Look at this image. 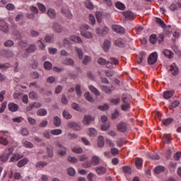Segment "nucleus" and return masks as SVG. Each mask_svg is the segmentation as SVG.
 Masks as SVG:
<instances>
[{"mask_svg": "<svg viewBox=\"0 0 181 181\" xmlns=\"http://www.w3.org/2000/svg\"><path fill=\"white\" fill-rule=\"evenodd\" d=\"M158 60V52H155L151 53L148 58V64H155Z\"/></svg>", "mask_w": 181, "mask_h": 181, "instance_id": "1", "label": "nucleus"}, {"mask_svg": "<svg viewBox=\"0 0 181 181\" xmlns=\"http://www.w3.org/2000/svg\"><path fill=\"white\" fill-rule=\"evenodd\" d=\"M52 29L55 33H62L64 30L63 26H62L59 23H54L52 24Z\"/></svg>", "mask_w": 181, "mask_h": 181, "instance_id": "2", "label": "nucleus"}, {"mask_svg": "<svg viewBox=\"0 0 181 181\" xmlns=\"http://www.w3.org/2000/svg\"><path fill=\"white\" fill-rule=\"evenodd\" d=\"M0 30L4 32V33H8L9 32V27L8 26V23L4 20L0 21Z\"/></svg>", "mask_w": 181, "mask_h": 181, "instance_id": "3", "label": "nucleus"}, {"mask_svg": "<svg viewBox=\"0 0 181 181\" xmlns=\"http://www.w3.org/2000/svg\"><path fill=\"white\" fill-rule=\"evenodd\" d=\"M101 163V158L98 156H93L91 157L90 163L93 166H98L100 163Z\"/></svg>", "mask_w": 181, "mask_h": 181, "instance_id": "4", "label": "nucleus"}, {"mask_svg": "<svg viewBox=\"0 0 181 181\" xmlns=\"http://www.w3.org/2000/svg\"><path fill=\"white\" fill-rule=\"evenodd\" d=\"M13 152V151L12 150H8V151H6L1 156L0 160H1L2 162L8 161V159H9V157L11 156V155H12Z\"/></svg>", "mask_w": 181, "mask_h": 181, "instance_id": "5", "label": "nucleus"}, {"mask_svg": "<svg viewBox=\"0 0 181 181\" xmlns=\"http://www.w3.org/2000/svg\"><path fill=\"white\" fill-rule=\"evenodd\" d=\"M47 15L49 18V19H56V16H57L56 10H54V8H49L47 9Z\"/></svg>", "mask_w": 181, "mask_h": 181, "instance_id": "6", "label": "nucleus"}, {"mask_svg": "<svg viewBox=\"0 0 181 181\" xmlns=\"http://www.w3.org/2000/svg\"><path fill=\"white\" fill-rule=\"evenodd\" d=\"M95 172H96L98 176H103V175H105V173H107V168L103 166H98L95 168Z\"/></svg>", "mask_w": 181, "mask_h": 181, "instance_id": "7", "label": "nucleus"}, {"mask_svg": "<svg viewBox=\"0 0 181 181\" xmlns=\"http://www.w3.org/2000/svg\"><path fill=\"white\" fill-rule=\"evenodd\" d=\"M112 31L115 32L116 33H125V29L121 25H114L112 26Z\"/></svg>", "mask_w": 181, "mask_h": 181, "instance_id": "8", "label": "nucleus"}, {"mask_svg": "<svg viewBox=\"0 0 181 181\" xmlns=\"http://www.w3.org/2000/svg\"><path fill=\"white\" fill-rule=\"evenodd\" d=\"M170 71L173 76H177L179 74V68H177V66L176 64L173 63L170 66Z\"/></svg>", "mask_w": 181, "mask_h": 181, "instance_id": "9", "label": "nucleus"}, {"mask_svg": "<svg viewBox=\"0 0 181 181\" xmlns=\"http://www.w3.org/2000/svg\"><path fill=\"white\" fill-rule=\"evenodd\" d=\"M127 97L122 98L123 105H122V111H128L131 108V105L127 101Z\"/></svg>", "mask_w": 181, "mask_h": 181, "instance_id": "10", "label": "nucleus"}, {"mask_svg": "<svg viewBox=\"0 0 181 181\" xmlns=\"http://www.w3.org/2000/svg\"><path fill=\"white\" fill-rule=\"evenodd\" d=\"M81 35L85 39H93L94 35L90 31L81 30Z\"/></svg>", "mask_w": 181, "mask_h": 181, "instance_id": "11", "label": "nucleus"}, {"mask_svg": "<svg viewBox=\"0 0 181 181\" xmlns=\"http://www.w3.org/2000/svg\"><path fill=\"white\" fill-rule=\"evenodd\" d=\"M93 121H94V117L91 115H85L83 119V124L84 125H90Z\"/></svg>", "mask_w": 181, "mask_h": 181, "instance_id": "12", "label": "nucleus"}, {"mask_svg": "<svg viewBox=\"0 0 181 181\" xmlns=\"http://www.w3.org/2000/svg\"><path fill=\"white\" fill-rule=\"evenodd\" d=\"M117 129L119 132H127V124L123 122L119 123L117 126Z\"/></svg>", "mask_w": 181, "mask_h": 181, "instance_id": "13", "label": "nucleus"}, {"mask_svg": "<svg viewBox=\"0 0 181 181\" xmlns=\"http://www.w3.org/2000/svg\"><path fill=\"white\" fill-rule=\"evenodd\" d=\"M67 127L69 128H72V129H74L75 131H80V129H81L80 125L74 122H70L69 123H68Z\"/></svg>", "mask_w": 181, "mask_h": 181, "instance_id": "14", "label": "nucleus"}, {"mask_svg": "<svg viewBox=\"0 0 181 181\" xmlns=\"http://www.w3.org/2000/svg\"><path fill=\"white\" fill-rule=\"evenodd\" d=\"M62 13H64V15H66L69 19H72L73 14L71 13V11L69 10L67 7H63L62 9Z\"/></svg>", "mask_w": 181, "mask_h": 181, "instance_id": "15", "label": "nucleus"}, {"mask_svg": "<svg viewBox=\"0 0 181 181\" xmlns=\"http://www.w3.org/2000/svg\"><path fill=\"white\" fill-rule=\"evenodd\" d=\"M175 94V90H165L163 93V98L165 100H169V98H172L173 97V95Z\"/></svg>", "mask_w": 181, "mask_h": 181, "instance_id": "16", "label": "nucleus"}, {"mask_svg": "<svg viewBox=\"0 0 181 181\" xmlns=\"http://www.w3.org/2000/svg\"><path fill=\"white\" fill-rule=\"evenodd\" d=\"M162 53L165 57H167L168 59H173L174 54L173 52L170 51V49H163L162 51Z\"/></svg>", "mask_w": 181, "mask_h": 181, "instance_id": "17", "label": "nucleus"}, {"mask_svg": "<svg viewBox=\"0 0 181 181\" xmlns=\"http://www.w3.org/2000/svg\"><path fill=\"white\" fill-rule=\"evenodd\" d=\"M124 16H125L127 19H129V21H134V19H135V14L130 11H124Z\"/></svg>", "mask_w": 181, "mask_h": 181, "instance_id": "18", "label": "nucleus"}, {"mask_svg": "<svg viewBox=\"0 0 181 181\" xmlns=\"http://www.w3.org/2000/svg\"><path fill=\"white\" fill-rule=\"evenodd\" d=\"M22 158H23V156L22 154L15 153L10 158V162H18V160H19V159H22Z\"/></svg>", "mask_w": 181, "mask_h": 181, "instance_id": "19", "label": "nucleus"}, {"mask_svg": "<svg viewBox=\"0 0 181 181\" xmlns=\"http://www.w3.org/2000/svg\"><path fill=\"white\" fill-rule=\"evenodd\" d=\"M70 40L75 42L76 43H83V40H81V37L76 35H71L70 37Z\"/></svg>", "mask_w": 181, "mask_h": 181, "instance_id": "20", "label": "nucleus"}, {"mask_svg": "<svg viewBox=\"0 0 181 181\" xmlns=\"http://www.w3.org/2000/svg\"><path fill=\"white\" fill-rule=\"evenodd\" d=\"M19 106L16 103H11L8 104V110L12 112H16V110H18Z\"/></svg>", "mask_w": 181, "mask_h": 181, "instance_id": "21", "label": "nucleus"}, {"mask_svg": "<svg viewBox=\"0 0 181 181\" xmlns=\"http://www.w3.org/2000/svg\"><path fill=\"white\" fill-rule=\"evenodd\" d=\"M63 64L65 66H74V60L71 58H66L62 61Z\"/></svg>", "mask_w": 181, "mask_h": 181, "instance_id": "22", "label": "nucleus"}, {"mask_svg": "<svg viewBox=\"0 0 181 181\" xmlns=\"http://www.w3.org/2000/svg\"><path fill=\"white\" fill-rule=\"evenodd\" d=\"M104 145H105V142L104 141V136H99L98 137V146H99V148H104Z\"/></svg>", "mask_w": 181, "mask_h": 181, "instance_id": "23", "label": "nucleus"}, {"mask_svg": "<svg viewBox=\"0 0 181 181\" xmlns=\"http://www.w3.org/2000/svg\"><path fill=\"white\" fill-rule=\"evenodd\" d=\"M88 88L90 90V91H91V93H93V94H95V95H101V93H100V90H98V89H97L95 87H94L92 85H90L88 86Z\"/></svg>", "mask_w": 181, "mask_h": 181, "instance_id": "24", "label": "nucleus"}, {"mask_svg": "<svg viewBox=\"0 0 181 181\" xmlns=\"http://www.w3.org/2000/svg\"><path fill=\"white\" fill-rule=\"evenodd\" d=\"M111 47V42L110 40H105L103 42V50L105 52H108Z\"/></svg>", "mask_w": 181, "mask_h": 181, "instance_id": "25", "label": "nucleus"}, {"mask_svg": "<svg viewBox=\"0 0 181 181\" xmlns=\"http://www.w3.org/2000/svg\"><path fill=\"white\" fill-rule=\"evenodd\" d=\"M37 115L38 117H45L47 115V110H46V109L40 108L37 111Z\"/></svg>", "mask_w": 181, "mask_h": 181, "instance_id": "26", "label": "nucleus"}, {"mask_svg": "<svg viewBox=\"0 0 181 181\" xmlns=\"http://www.w3.org/2000/svg\"><path fill=\"white\" fill-rule=\"evenodd\" d=\"M115 45L116 46H118V47H125V42H124V41L121 38L115 40Z\"/></svg>", "mask_w": 181, "mask_h": 181, "instance_id": "27", "label": "nucleus"}, {"mask_svg": "<svg viewBox=\"0 0 181 181\" xmlns=\"http://www.w3.org/2000/svg\"><path fill=\"white\" fill-rule=\"evenodd\" d=\"M75 51L77 54V56H78L79 60H83V50L80 47H76Z\"/></svg>", "mask_w": 181, "mask_h": 181, "instance_id": "28", "label": "nucleus"}, {"mask_svg": "<svg viewBox=\"0 0 181 181\" xmlns=\"http://www.w3.org/2000/svg\"><path fill=\"white\" fill-rule=\"evenodd\" d=\"M22 145L24 148H28V149H32L34 146L32 142L28 141H23Z\"/></svg>", "mask_w": 181, "mask_h": 181, "instance_id": "29", "label": "nucleus"}, {"mask_svg": "<svg viewBox=\"0 0 181 181\" xmlns=\"http://www.w3.org/2000/svg\"><path fill=\"white\" fill-rule=\"evenodd\" d=\"M28 162H29V159L25 158L18 162L17 166L18 168H22V166H25V165H26V163H28Z\"/></svg>", "mask_w": 181, "mask_h": 181, "instance_id": "30", "label": "nucleus"}, {"mask_svg": "<svg viewBox=\"0 0 181 181\" xmlns=\"http://www.w3.org/2000/svg\"><path fill=\"white\" fill-rule=\"evenodd\" d=\"M89 132L88 133V136H97V130L93 127L88 129Z\"/></svg>", "mask_w": 181, "mask_h": 181, "instance_id": "31", "label": "nucleus"}, {"mask_svg": "<svg viewBox=\"0 0 181 181\" xmlns=\"http://www.w3.org/2000/svg\"><path fill=\"white\" fill-rule=\"evenodd\" d=\"M90 62H91V57L85 55L82 60L83 64H84V66H87V64H88V63H90Z\"/></svg>", "mask_w": 181, "mask_h": 181, "instance_id": "32", "label": "nucleus"}, {"mask_svg": "<svg viewBox=\"0 0 181 181\" xmlns=\"http://www.w3.org/2000/svg\"><path fill=\"white\" fill-rule=\"evenodd\" d=\"M84 97L87 101L89 103H94V99L93 97H91V95H90V92H86L84 93Z\"/></svg>", "mask_w": 181, "mask_h": 181, "instance_id": "33", "label": "nucleus"}, {"mask_svg": "<svg viewBox=\"0 0 181 181\" xmlns=\"http://www.w3.org/2000/svg\"><path fill=\"white\" fill-rule=\"evenodd\" d=\"M71 151L74 153H78V154L83 153V148H81V147H73L71 148Z\"/></svg>", "mask_w": 181, "mask_h": 181, "instance_id": "34", "label": "nucleus"}, {"mask_svg": "<svg viewBox=\"0 0 181 181\" xmlns=\"http://www.w3.org/2000/svg\"><path fill=\"white\" fill-rule=\"evenodd\" d=\"M54 125H55V127H60V125H62V120H60V117L57 116L54 117Z\"/></svg>", "mask_w": 181, "mask_h": 181, "instance_id": "35", "label": "nucleus"}, {"mask_svg": "<svg viewBox=\"0 0 181 181\" xmlns=\"http://www.w3.org/2000/svg\"><path fill=\"white\" fill-rule=\"evenodd\" d=\"M165 171V167L163 166H158L155 168L154 173L156 175H159V173H162V172Z\"/></svg>", "mask_w": 181, "mask_h": 181, "instance_id": "36", "label": "nucleus"}, {"mask_svg": "<svg viewBox=\"0 0 181 181\" xmlns=\"http://www.w3.org/2000/svg\"><path fill=\"white\" fill-rule=\"evenodd\" d=\"M75 91L78 97L81 96V94H82L81 86H80L79 84H77L75 87Z\"/></svg>", "mask_w": 181, "mask_h": 181, "instance_id": "37", "label": "nucleus"}, {"mask_svg": "<svg viewBox=\"0 0 181 181\" xmlns=\"http://www.w3.org/2000/svg\"><path fill=\"white\" fill-rule=\"evenodd\" d=\"M45 166H47V163H45V161H38L36 163V168H39L40 169H43Z\"/></svg>", "mask_w": 181, "mask_h": 181, "instance_id": "38", "label": "nucleus"}, {"mask_svg": "<svg viewBox=\"0 0 181 181\" xmlns=\"http://www.w3.org/2000/svg\"><path fill=\"white\" fill-rule=\"evenodd\" d=\"M45 42L47 43H52L54 40V35H46L45 37Z\"/></svg>", "mask_w": 181, "mask_h": 181, "instance_id": "39", "label": "nucleus"}, {"mask_svg": "<svg viewBox=\"0 0 181 181\" xmlns=\"http://www.w3.org/2000/svg\"><path fill=\"white\" fill-rule=\"evenodd\" d=\"M100 88H101L102 91H103L106 94H111V89H110V88H108V86H100Z\"/></svg>", "mask_w": 181, "mask_h": 181, "instance_id": "40", "label": "nucleus"}, {"mask_svg": "<svg viewBox=\"0 0 181 181\" xmlns=\"http://www.w3.org/2000/svg\"><path fill=\"white\" fill-rule=\"evenodd\" d=\"M96 19L98 23H101L103 22V13L100 11L96 12Z\"/></svg>", "mask_w": 181, "mask_h": 181, "instance_id": "41", "label": "nucleus"}, {"mask_svg": "<svg viewBox=\"0 0 181 181\" xmlns=\"http://www.w3.org/2000/svg\"><path fill=\"white\" fill-rule=\"evenodd\" d=\"M66 153H67V149L66 148V147L61 146L59 148V154L61 156H66Z\"/></svg>", "mask_w": 181, "mask_h": 181, "instance_id": "42", "label": "nucleus"}, {"mask_svg": "<svg viewBox=\"0 0 181 181\" xmlns=\"http://www.w3.org/2000/svg\"><path fill=\"white\" fill-rule=\"evenodd\" d=\"M37 6L38 7L40 12H42V13L46 12V6H45L43 4L37 3Z\"/></svg>", "mask_w": 181, "mask_h": 181, "instance_id": "43", "label": "nucleus"}, {"mask_svg": "<svg viewBox=\"0 0 181 181\" xmlns=\"http://www.w3.org/2000/svg\"><path fill=\"white\" fill-rule=\"evenodd\" d=\"M136 168L141 169L142 168V160L141 158H136L135 162Z\"/></svg>", "mask_w": 181, "mask_h": 181, "instance_id": "44", "label": "nucleus"}, {"mask_svg": "<svg viewBox=\"0 0 181 181\" xmlns=\"http://www.w3.org/2000/svg\"><path fill=\"white\" fill-rule=\"evenodd\" d=\"M52 67L53 65L50 63V62H45L44 63V69H45V70H52Z\"/></svg>", "mask_w": 181, "mask_h": 181, "instance_id": "45", "label": "nucleus"}, {"mask_svg": "<svg viewBox=\"0 0 181 181\" xmlns=\"http://www.w3.org/2000/svg\"><path fill=\"white\" fill-rule=\"evenodd\" d=\"M173 122V119H172V118L165 119L163 120V124L165 127H168V125H170V124H172Z\"/></svg>", "mask_w": 181, "mask_h": 181, "instance_id": "46", "label": "nucleus"}, {"mask_svg": "<svg viewBox=\"0 0 181 181\" xmlns=\"http://www.w3.org/2000/svg\"><path fill=\"white\" fill-rule=\"evenodd\" d=\"M98 64H100V66H105L106 63H107V60H105V59L103 58V57H100L98 61H97Z\"/></svg>", "mask_w": 181, "mask_h": 181, "instance_id": "47", "label": "nucleus"}, {"mask_svg": "<svg viewBox=\"0 0 181 181\" xmlns=\"http://www.w3.org/2000/svg\"><path fill=\"white\" fill-rule=\"evenodd\" d=\"M68 160L71 163H77V162H78V159L76 157L71 156L68 157Z\"/></svg>", "mask_w": 181, "mask_h": 181, "instance_id": "48", "label": "nucleus"}, {"mask_svg": "<svg viewBox=\"0 0 181 181\" xmlns=\"http://www.w3.org/2000/svg\"><path fill=\"white\" fill-rule=\"evenodd\" d=\"M116 8L120 9V11H124V9H125V5L121 2H117Z\"/></svg>", "mask_w": 181, "mask_h": 181, "instance_id": "49", "label": "nucleus"}, {"mask_svg": "<svg viewBox=\"0 0 181 181\" xmlns=\"http://www.w3.org/2000/svg\"><path fill=\"white\" fill-rule=\"evenodd\" d=\"M67 173L69 176H74L76 175V170L74 168L70 167L67 170Z\"/></svg>", "mask_w": 181, "mask_h": 181, "instance_id": "50", "label": "nucleus"}, {"mask_svg": "<svg viewBox=\"0 0 181 181\" xmlns=\"http://www.w3.org/2000/svg\"><path fill=\"white\" fill-rule=\"evenodd\" d=\"M62 115L65 119H71V115H70V113L66 110H64Z\"/></svg>", "mask_w": 181, "mask_h": 181, "instance_id": "51", "label": "nucleus"}, {"mask_svg": "<svg viewBox=\"0 0 181 181\" xmlns=\"http://www.w3.org/2000/svg\"><path fill=\"white\" fill-rule=\"evenodd\" d=\"M85 6L88 9H93L94 8V6L93 5V3L90 2V1H86V2L85 3Z\"/></svg>", "mask_w": 181, "mask_h": 181, "instance_id": "52", "label": "nucleus"}, {"mask_svg": "<svg viewBox=\"0 0 181 181\" xmlns=\"http://www.w3.org/2000/svg\"><path fill=\"white\" fill-rule=\"evenodd\" d=\"M105 142H106V144L110 146V148H114V146H115V144L112 142V140L106 139Z\"/></svg>", "mask_w": 181, "mask_h": 181, "instance_id": "53", "label": "nucleus"}, {"mask_svg": "<svg viewBox=\"0 0 181 181\" xmlns=\"http://www.w3.org/2000/svg\"><path fill=\"white\" fill-rule=\"evenodd\" d=\"M110 106L107 104L98 106V110H100V111H106V110H108Z\"/></svg>", "mask_w": 181, "mask_h": 181, "instance_id": "54", "label": "nucleus"}, {"mask_svg": "<svg viewBox=\"0 0 181 181\" xmlns=\"http://www.w3.org/2000/svg\"><path fill=\"white\" fill-rule=\"evenodd\" d=\"M37 43L41 50H45V49H46V45L42 42V40H39Z\"/></svg>", "mask_w": 181, "mask_h": 181, "instance_id": "55", "label": "nucleus"}, {"mask_svg": "<svg viewBox=\"0 0 181 181\" xmlns=\"http://www.w3.org/2000/svg\"><path fill=\"white\" fill-rule=\"evenodd\" d=\"M62 132V129H53L50 131V134H52V135H60Z\"/></svg>", "mask_w": 181, "mask_h": 181, "instance_id": "56", "label": "nucleus"}, {"mask_svg": "<svg viewBox=\"0 0 181 181\" xmlns=\"http://www.w3.org/2000/svg\"><path fill=\"white\" fill-rule=\"evenodd\" d=\"M81 141L84 144V145L88 146L90 144V141L88 140L86 137L82 136L81 137Z\"/></svg>", "mask_w": 181, "mask_h": 181, "instance_id": "57", "label": "nucleus"}, {"mask_svg": "<svg viewBox=\"0 0 181 181\" xmlns=\"http://www.w3.org/2000/svg\"><path fill=\"white\" fill-rule=\"evenodd\" d=\"M163 139L167 144H170V136L169 134H164Z\"/></svg>", "mask_w": 181, "mask_h": 181, "instance_id": "58", "label": "nucleus"}, {"mask_svg": "<svg viewBox=\"0 0 181 181\" xmlns=\"http://www.w3.org/2000/svg\"><path fill=\"white\" fill-rule=\"evenodd\" d=\"M26 50L27 52H28V53H33V52L36 50V45H30L28 49H27Z\"/></svg>", "mask_w": 181, "mask_h": 181, "instance_id": "59", "label": "nucleus"}, {"mask_svg": "<svg viewBox=\"0 0 181 181\" xmlns=\"http://www.w3.org/2000/svg\"><path fill=\"white\" fill-rule=\"evenodd\" d=\"M156 22L158 23L161 28H165V22H163L162 19L157 18H156Z\"/></svg>", "mask_w": 181, "mask_h": 181, "instance_id": "60", "label": "nucleus"}, {"mask_svg": "<svg viewBox=\"0 0 181 181\" xmlns=\"http://www.w3.org/2000/svg\"><path fill=\"white\" fill-rule=\"evenodd\" d=\"M157 40H158L156 39V35H151L150 36V42L153 45H155V43H156Z\"/></svg>", "mask_w": 181, "mask_h": 181, "instance_id": "61", "label": "nucleus"}, {"mask_svg": "<svg viewBox=\"0 0 181 181\" xmlns=\"http://www.w3.org/2000/svg\"><path fill=\"white\" fill-rule=\"evenodd\" d=\"M13 122H17L19 124L23 121V118L22 117H18L12 119Z\"/></svg>", "mask_w": 181, "mask_h": 181, "instance_id": "62", "label": "nucleus"}, {"mask_svg": "<svg viewBox=\"0 0 181 181\" xmlns=\"http://www.w3.org/2000/svg\"><path fill=\"white\" fill-rule=\"evenodd\" d=\"M28 122L30 125H36V119L32 117H28Z\"/></svg>", "mask_w": 181, "mask_h": 181, "instance_id": "63", "label": "nucleus"}, {"mask_svg": "<svg viewBox=\"0 0 181 181\" xmlns=\"http://www.w3.org/2000/svg\"><path fill=\"white\" fill-rule=\"evenodd\" d=\"M89 21L91 25H95V17L93 14H89Z\"/></svg>", "mask_w": 181, "mask_h": 181, "instance_id": "64", "label": "nucleus"}]
</instances>
